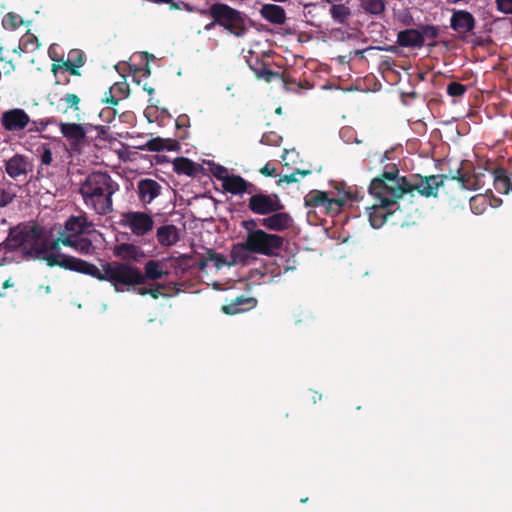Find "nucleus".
I'll return each mask as SVG.
<instances>
[{
	"mask_svg": "<svg viewBox=\"0 0 512 512\" xmlns=\"http://www.w3.org/2000/svg\"><path fill=\"white\" fill-rule=\"evenodd\" d=\"M21 248L26 255L44 260L48 266H59L68 270L73 256L61 252L57 243H48L41 231L34 225L19 224L10 228L9 235L2 248Z\"/></svg>",
	"mask_w": 512,
	"mask_h": 512,
	"instance_id": "1",
	"label": "nucleus"
},
{
	"mask_svg": "<svg viewBox=\"0 0 512 512\" xmlns=\"http://www.w3.org/2000/svg\"><path fill=\"white\" fill-rule=\"evenodd\" d=\"M442 184L443 178L438 175L409 180L386 172L382 178H375L371 182L369 193L379 199L382 205H392L407 192L417 191L426 197L434 196Z\"/></svg>",
	"mask_w": 512,
	"mask_h": 512,
	"instance_id": "2",
	"label": "nucleus"
},
{
	"mask_svg": "<svg viewBox=\"0 0 512 512\" xmlns=\"http://www.w3.org/2000/svg\"><path fill=\"white\" fill-rule=\"evenodd\" d=\"M68 270L87 274L101 281H108L116 292H124L129 286L144 283V276L137 267L120 262H106L99 268L94 264L72 257Z\"/></svg>",
	"mask_w": 512,
	"mask_h": 512,
	"instance_id": "3",
	"label": "nucleus"
},
{
	"mask_svg": "<svg viewBox=\"0 0 512 512\" xmlns=\"http://www.w3.org/2000/svg\"><path fill=\"white\" fill-rule=\"evenodd\" d=\"M118 184L104 172L89 174L81 184L79 192L85 206L98 215L112 211V196L118 191Z\"/></svg>",
	"mask_w": 512,
	"mask_h": 512,
	"instance_id": "4",
	"label": "nucleus"
},
{
	"mask_svg": "<svg viewBox=\"0 0 512 512\" xmlns=\"http://www.w3.org/2000/svg\"><path fill=\"white\" fill-rule=\"evenodd\" d=\"M92 230L93 224L85 215L71 216L65 222L64 229L59 233L58 241L82 254H91L94 247L85 235Z\"/></svg>",
	"mask_w": 512,
	"mask_h": 512,
	"instance_id": "5",
	"label": "nucleus"
},
{
	"mask_svg": "<svg viewBox=\"0 0 512 512\" xmlns=\"http://www.w3.org/2000/svg\"><path fill=\"white\" fill-rule=\"evenodd\" d=\"M350 198V192L339 188L327 192L312 190L304 197V204L308 209V214L320 213L334 216L340 213L341 208Z\"/></svg>",
	"mask_w": 512,
	"mask_h": 512,
	"instance_id": "6",
	"label": "nucleus"
},
{
	"mask_svg": "<svg viewBox=\"0 0 512 512\" xmlns=\"http://www.w3.org/2000/svg\"><path fill=\"white\" fill-rule=\"evenodd\" d=\"M210 15L215 23L223 26L233 35L241 37L246 33V18L243 13L227 4L215 3L210 7Z\"/></svg>",
	"mask_w": 512,
	"mask_h": 512,
	"instance_id": "7",
	"label": "nucleus"
},
{
	"mask_svg": "<svg viewBox=\"0 0 512 512\" xmlns=\"http://www.w3.org/2000/svg\"><path fill=\"white\" fill-rule=\"evenodd\" d=\"M247 245L253 253L262 255H274L282 246L283 240L275 234H268L263 230L248 232Z\"/></svg>",
	"mask_w": 512,
	"mask_h": 512,
	"instance_id": "8",
	"label": "nucleus"
},
{
	"mask_svg": "<svg viewBox=\"0 0 512 512\" xmlns=\"http://www.w3.org/2000/svg\"><path fill=\"white\" fill-rule=\"evenodd\" d=\"M120 225L128 228L136 236H144L154 227L153 218L141 211H128L121 215Z\"/></svg>",
	"mask_w": 512,
	"mask_h": 512,
	"instance_id": "9",
	"label": "nucleus"
},
{
	"mask_svg": "<svg viewBox=\"0 0 512 512\" xmlns=\"http://www.w3.org/2000/svg\"><path fill=\"white\" fill-rule=\"evenodd\" d=\"M249 209L259 215H265L278 212L283 209V205L276 194H254L250 197L248 203Z\"/></svg>",
	"mask_w": 512,
	"mask_h": 512,
	"instance_id": "10",
	"label": "nucleus"
},
{
	"mask_svg": "<svg viewBox=\"0 0 512 512\" xmlns=\"http://www.w3.org/2000/svg\"><path fill=\"white\" fill-rule=\"evenodd\" d=\"M0 123L6 131L18 133L28 127L30 116L24 109L13 108L2 113Z\"/></svg>",
	"mask_w": 512,
	"mask_h": 512,
	"instance_id": "11",
	"label": "nucleus"
},
{
	"mask_svg": "<svg viewBox=\"0 0 512 512\" xmlns=\"http://www.w3.org/2000/svg\"><path fill=\"white\" fill-rule=\"evenodd\" d=\"M161 185L153 179H142L138 182L137 190L139 199L144 204H150L161 193Z\"/></svg>",
	"mask_w": 512,
	"mask_h": 512,
	"instance_id": "12",
	"label": "nucleus"
},
{
	"mask_svg": "<svg viewBox=\"0 0 512 512\" xmlns=\"http://www.w3.org/2000/svg\"><path fill=\"white\" fill-rule=\"evenodd\" d=\"M475 19L465 10H457L451 16V27L458 33H469L474 29Z\"/></svg>",
	"mask_w": 512,
	"mask_h": 512,
	"instance_id": "13",
	"label": "nucleus"
},
{
	"mask_svg": "<svg viewBox=\"0 0 512 512\" xmlns=\"http://www.w3.org/2000/svg\"><path fill=\"white\" fill-rule=\"evenodd\" d=\"M222 186L225 191L236 195L243 193L252 194L256 190V187L252 183H249L241 176L234 174L227 178Z\"/></svg>",
	"mask_w": 512,
	"mask_h": 512,
	"instance_id": "14",
	"label": "nucleus"
},
{
	"mask_svg": "<svg viewBox=\"0 0 512 512\" xmlns=\"http://www.w3.org/2000/svg\"><path fill=\"white\" fill-rule=\"evenodd\" d=\"M259 13L263 19L272 24L282 25L286 21L285 10L281 6L276 4L262 5Z\"/></svg>",
	"mask_w": 512,
	"mask_h": 512,
	"instance_id": "15",
	"label": "nucleus"
},
{
	"mask_svg": "<svg viewBox=\"0 0 512 512\" xmlns=\"http://www.w3.org/2000/svg\"><path fill=\"white\" fill-rule=\"evenodd\" d=\"M274 214L263 218L261 225L274 231H282L291 225L292 219L287 213L273 212Z\"/></svg>",
	"mask_w": 512,
	"mask_h": 512,
	"instance_id": "16",
	"label": "nucleus"
},
{
	"mask_svg": "<svg viewBox=\"0 0 512 512\" xmlns=\"http://www.w3.org/2000/svg\"><path fill=\"white\" fill-rule=\"evenodd\" d=\"M489 181H493L497 192L508 194L511 191L512 177L507 176L503 169H496L489 175Z\"/></svg>",
	"mask_w": 512,
	"mask_h": 512,
	"instance_id": "17",
	"label": "nucleus"
},
{
	"mask_svg": "<svg viewBox=\"0 0 512 512\" xmlns=\"http://www.w3.org/2000/svg\"><path fill=\"white\" fill-rule=\"evenodd\" d=\"M252 250L247 245V240L244 243H238L231 249V261L229 266L237 264H247L251 259Z\"/></svg>",
	"mask_w": 512,
	"mask_h": 512,
	"instance_id": "18",
	"label": "nucleus"
},
{
	"mask_svg": "<svg viewBox=\"0 0 512 512\" xmlns=\"http://www.w3.org/2000/svg\"><path fill=\"white\" fill-rule=\"evenodd\" d=\"M397 40L398 43L404 47H420L424 43L423 35L415 29L399 32Z\"/></svg>",
	"mask_w": 512,
	"mask_h": 512,
	"instance_id": "19",
	"label": "nucleus"
},
{
	"mask_svg": "<svg viewBox=\"0 0 512 512\" xmlns=\"http://www.w3.org/2000/svg\"><path fill=\"white\" fill-rule=\"evenodd\" d=\"M157 239L161 245L172 246L178 239V229L174 225L161 226L157 230Z\"/></svg>",
	"mask_w": 512,
	"mask_h": 512,
	"instance_id": "20",
	"label": "nucleus"
},
{
	"mask_svg": "<svg viewBox=\"0 0 512 512\" xmlns=\"http://www.w3.org/2000/svg\"><path fill=\"white\" fill-rule=\"evenodd\" d=\"M6 172L12 178H17L27 172V161L21 155H15L6 163Z\"/></svg>",
	"mask_w": 512,
	"mask_h": 512,
	"instance_id": "21",
	"label": "nucleus"
},
{
	"mask_svg": "<svg viewBox=\"0 0 512 512\" xmlns=\"http://www.w3.org/2000/svg\"><path fill=\"white\" fill-rule=\"evenodd\" d=\"M372 197H374L376 203L368 208L369 211V221L373 228H379L381 227L385 220H386V214L383 211V208L388 207L389 205H382L374 195L370 193Z\"/></svg>",
	"mask_w": 512,
	"mask_h": 512,
	"instance_id": "22",
	"label": "nucleus"
},
{
	"mask_svg": "<svg viewBox=\"0 0 512 512\" xmlns=\"http://www.w3.org/2000/svg\"><path fill=\"white\" fill-rule=\"evenodd\" d=\"M257 304V300L252 297H237L232 303L223 306L222 310L226 314H237L245 311L246 309L240 308L241 305H249V308L255 307Z\"/></svg>",
	"mask_w": 512,
	"mask_h": 512,
	"instance_id": "23",
	"label": "nucleus"
},
{
	"mask_svg": "<svg viewBox=\"0 0 512 512\" xmlns=\"http://www.w3.org/2000/svg\"><path fill=\"white\" fill-rule=\"evenodd\" d=\"M60 130L63 136L69 140L79 141L85 137V131L80 124L60 123Z\"/></svg>",
	"mask_w": 512,
	"mask_h": 512,
	"instance_id": "24",
	"label": "nucleus"
},
{
	"mask_svg": "<svg viewBox=\"0 0 512 512\" xmlns=\"http://www.w3.org/2000/svg\"><path fill=\"white\" fill-rule=\"evenodd\" d=\"M173 169L178 174L194 175L196 172L195 163L188 158L179 157L173 161Z\"/></svg>",
	"mask_w": 512,
	"mask_h": 512,
	"instance_id": "25",
	"label": "nucleus"
},
{
	"mask_svg": "<svg viewBox=\"0 0 512 512\" xmlns=\"http://www.w3.org/2000/svg\"><path fill=\"white\" fill-rule=\"evenodd\" d=\"M54 122L55 121L52 118H43V119H37V120H32L30 118V123L26 129H27L28 133H30V134L37 133V134H40L39 135L40 138L46 139L48 137L45 135H42V133L47 129V127L49 125L53 124Z\"/></svg>",
	"mask_w": 512,
	"mask_h": 512,
	"instance_id": "26",
	"label": "nucleus"
},
{
	"mask_svg": "<svg viewBox=\"0 0 512 512\" xmlns=\"http://www.w3.org/2000/svg\"><path fill=\"white\" fill-rule=\"evenodd\" d=\"M145 274H143L144 279L148 278L150 280H157L162 278L167 272L163 271V266L161 263L155 260H149L144 267Z\"/></svg>",
	"mask_w": 512,
	"mask_h": 512,
	"instance_id": "27",
	"label": "nucleus"
},
{
	"mask_svg": "<svg viewBox=\"0 0 512 512\" xmlns=\"http://www.w3.org/2000/svg\"><path fill=\"white\" fill-rule=\"evenodd\" d=\"M350 14V9L343 4L334 3L330 8V15L332 19L339 24H344L349 18Z\"/></svg>",
	"mask_w": 512,
	"mask_h": 512,
	"instance_id": "28",
	"label": "nucleus"
},
{
	"mask_svg": "<svg viewBox=\"0 0 512 512\" xmlns=\"http://www.w3.org/2000/svg\"><path fill=\"white\" fill-rule=\"evenodd\" d=\"M362 8L371 14H380L385 9V0H360Z\"/></svg>",
	"mask_w": 512,
	"mask_h": 512,
	"instance_id": "29",
	"label": "nucleus"
},
{
	"mask_svg": "<svg viewBox=\"0 0 512 512\" xmlns=\"http://www.w3.org/2000/svg\"><path fill=\"white\" fill-rule=\"evenodd\" d=\"M115 255L120 258H136V255L138 253L137 247H135L132 244H121L119 246H116Z\"/></svg>",
	"mask_w": 512,
	"mask_h": 512,
	"instance_id": "30",
	"label": "nucleus"
},
{
	"mask_svg": "<svg viewBox=\"0 0 512 512\" xmlns=\"http://www.w3.org/2000/svg\"><path fill=\"white\" fill-rule=\"evenodd\" d=\"M470 207L474 214H481L486 208V199L483 196L472 197Z\"/></svg>",
	"mask_w": 512,
	"mask_h": 512,
	"instance_id": "31",
	"label": "nucleus"
},
{
	"mask_svg": "<svg viewBox=\"0 0 512 512\" xmlns=\"http://www.w3.org/2000/svg\"><path fill=\"white\" fill-rule=\"evenodd\" d=\"M39 157L41 166L51 165L53 161L52 151L47 144L41 146Z\"/></svg>",
	"mask_w": 512,
	"mask_h": 512,
	"instance_id": "32",
	"label": "nucleus"
},
{
	"mask_svg": "<svg viewBox=\"0 0 512 512\" xmlns=\"http://www.w3.org/2000/svg\"><path fill=\"white\" fill-rule=\"evenodd\" d=\"M21 23V19L19 16L14 15L12 13L7 14L3 19V25L6 28L15 29Z\"/></svg>",
	"mask_w": 512,
	"mask_h": 512,
	"instance_id": "33",
	"label": "nucleus"
},
{
	"mask_svg": "<svg viewBox=\"0 0 512 512\" xmlns=\"http://www.w3.org/2000/svg\"><path fill=\"white\" fill-rule=\"evenodd\" d=\"M67 66L80 67L83 65V60L80 53L76 50L70 51L68 54Z\"/></svg>",
	"mask_w": 512,
	"mask_h": 512,
	"instance_id": "34",
	"label": "nucleus"
},
{
	"mask_svg": "<svg viewBox=\"0 0 512 512\" xmlns=\"http://www.w3.org/2000/svg\"><path fill=\"white\" fill-rule=\"evenodd\" d=\"M465 90H466L465 87L462 84L457 83V82H452L447 87V93L450 96H454V97L463 95Z\"/></svg>",
	"mask_w": 512,
	"mask_h": 512,
	"instance_id": "35",
	"label": "nucleus"
},
{
	"mask_svg": "<svg viewBox=\"0 0 512 512\" xmlns=\"http://www.w3.org/2000/svg\"><path fill=\"white\" fill-rule=\"evenodd\" d=\"M61 100L65 102V104L67 105L68 108L78 110V105H79L80 99L77 95L66 94Z\"/></svg>",
	"mask_w": 512,
	"mask_h": 512,
	"instance_id": "36",
	"label": "nucleus"
},
{
	"mask_svg": "<svg viewBox=\"0 0 512 512\" xmlns=\"http://www.w3.org/2000/svg\"><path fill=\"white\" fill-rule=\"evenodd\" d=\"M498 11L512 14V0H495Z\"/></svg>",
	"mask_w": 512,
	"mask_h": 512,
	"instance_id": "37",
	"label": "nucleus"
},
{
	"mask_svg": "<svg viewBox=\"0 0 512 512\" xmlns=\"http://www.w3.org/2000/svg\"><path fill=\"white\" fill-rule=\"evenodd\" d=\"M213 173L214 176L222 182V185L225 183L226 179L232 175L229 174L228 170L223 166L216 167Z\"/></svg>",
	"mask_w": 512,
	"mask_h": 512,
	"instance_id": "38",
	"label": "nucleus"
},
{
	"mask_svg": "<svg viewBox=\"0 0 512 512\" xmlns=\"http://www.w3.org/2000/svg\"><path fill=\"white\" fill-rule=\"evenodd\" d=\"M210 260L216 265L217 268H221L224 265H229V262L226 261L224 256L218 253H212L210 255Z\"/></svg>",
	"mask_w": 512,
	"mask_h": 512,
	"instance_id": "39",
	"label": "nucleus"
},
{
	"mask_svg": "<svg viewBox=\"0 0 512 512\" xmlns=\"http://www.w3.org/2000/svg\"><path fill=\"white\" fill-rule=\"evenodd\" d=\"M491 174V172H479L475 175V178H476V184H477V189H480L482 187H484L485 183H486V179L489 180V175Z\"/></svg>",
	"mask_w": 512,
	"mask_h": 512,
	"instance_id": "40",
	"label": "nucleus"
},
{
	"mask_svg": "<svg viewBox=\"0 0 512 512\" xmlns=\"http://www.w3.org/2000/svg\"><path fill=\"white\" fill-rule=\"evenodd\" d=\"M13 198H14V194H12L8 191L2 190L0 193V206L1 207L7 206L8 204H10L12 202Z\"/></svg>",
	"mask_w": 512,
	"mask_h": 512,
	"instance_id": "41",
	"label": "nucleus"
},
{
	"mask_svg": "<svg viewBox=\"0 0 512 512\" xmlns=\"http://www.w3.org/2000/svg\"><path fill=\"white\" fill-rule=\"evenodd\" d=\"M151 151H160L164 149V143L162 139H153L148 143Z\"/></svg>",
	"mask_w": 512,
	"mask_h": 512,
	"instance_id": "42",
	"label": "nucleus"
},
{
	"mask_svg": "<svg viewBox=\"0 0 512 512\" xmlns=\"http://www.w3.org/2000/svg\"><path fill=\"white\" fill-rule=\"evenodd\" d=\"M260 172L265 175V176H275L276 175V170L275 168L271 167L269 164H266L261 170Z\"/></svg>",
	"mask_w": 512,
	"mask_h": 512,
	"instance_id": "43",
	"label": "nucleus"
},
{
	"mask_svg": "<svg viewBox=\"0 0 512 512\" xmlns=\"http://www.w3.org/2000/svg\"><path fill=\"white\" fill-rule=\"evenodd\" d=\"M162 288V285H158L155 288L149 289V295H151L154 299H157L159 296L163 295V293L161 292Z\"/></svg>",
	"mask_w": 512,
	"mask_h": 512,
	"instance_id": "44",
	"label": "nucleus"
},
{
	"mask_svg": "<svg viewBox=\"0 0 512 512\" xmlns=\"http://www.w3.org/2000/svg\"><path fill=\"white\" fill-rule=\"evenodd\" d=\"M282 181L286 182V183H292V182H295L297 181V177H296V174L293 173L291 175H285L283 176V178L281 179Z\"/></svg>",
	"mask_w": 512,
	"mask_h": 512,
	"instance_id": "45",
	"label": "nucleus"
},
{
	"mask_svg": "<svg viewBox=\"0 0 512 512\" xmlns=\"http://www.w3.org/2000/svg\"><path fill=\"white\" fill-rule=\"evenodd\" d=\"M138 294L140 295H146V294H149V289H146V288H140L137 290Z\"/></svg>",
	"mask_w": 512,
	"mask_h": 512,
	"instance_id": "46",
	"label": "nucleus"
},
{
	"mask_svg": "<svg viewBox=\"0 0 512 512\" xmlns=\"http://www.w3.org/2000/svg\"><path fill=\"white\" fill-rule=\"evenodd\" d=\"M181 4H182L183 8H185L186 10L193 11V8L189 4L184 3V2H181Z\"/></svg>",
	"mask_w": 512,
	"mask_h": 512,
	"instance_id": "47",
	"label": "nucleus"
},
{
	"mask_svg": "<svg viewBox=\"0 0 512 512\" xmlns=\"http://www.w3.org/2000/svg\"><path fill=\"white\" fill-rule=\"evenodd\" d=\"M172 7H173V8H176V9H181L183 6H182V4H181V2H180V3H173V4H172Z\"/></svg>",
	"mask_w": 512,
	"mask_h": 512,
	"instance_id": "48",
	"label": "nucleus"
},
{
	"mask_svg": "<svg viewBox=\"0 0 512 512\" xmlns=\"http://www.w3.org/2000/svg\"><path fill=\"white\" fill-rule=\"evenodd\" d=\"M11 286H12V284L10 283V280H9V279H8V280H6V281L4 282V284H3V287H4V288H8V287H11Z\"/></svg>",
	"mask_w": 512,
	"mask_h": 512,
	"instance_id": "49",
	"label": "nucleus"
},
{
	"mask_svg": "<svg viewBox=\"0 0 512 512\" xmlns=\"http://www.w3.org/2000/svg\"><path fill=\"white\" fill-rule=\"evenodd\" d=\"M117 88H118V87H112V88H110V90H109V92H108V93H109V94H112V93H113V91H114L115 89H117Z\"/></svg>",
	"mask_w": 512,
	"mask_h": 512,
	"instance_id": "50",
	"label": "nucleus"
},
{
	"mask_svg": "<svg viewBox=\"0 0 512 512\" xmlns=\"http://www.w3.org/2000/svg\"><path fill=\"white\" fill-rule=\"evenodd\" d=\"M107 102H110V100H109L108 98H107ZM111 103L116 104V103H117V100L112 99V100H111Z\"/></svg>",
	"mask_w": 512,
	"mask_h": 512,
	"instance_id": "51",
	"label": "nucleus"
},
{
	"mask_svg": "<svg viewBox=\"0 0 512 512\" xmlns=\"http://www.w3.org/2000/svg\"><path fill=\"white\" fill-rule=\"evenodd\" d=\"M286 154H287V151L285 150L284 155L282 156V159H285Z\"/></svg>",
	"mask_w": 512,
	"mask_h": 512,
	"instance_id": "52",
	"label": "nucleus"
}]
</instances>
